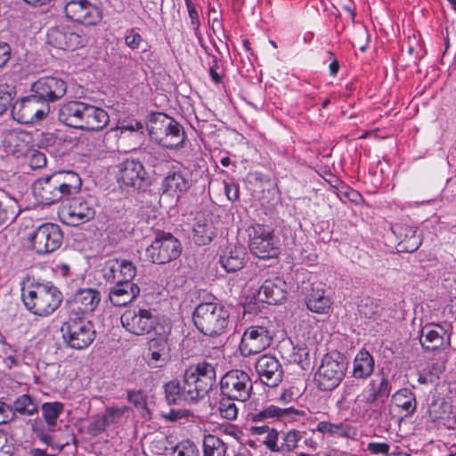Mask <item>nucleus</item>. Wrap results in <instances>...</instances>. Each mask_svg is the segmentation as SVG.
<instances>
[{"instance_id": "f257e3e1", "label": "nucleus", "mask_w": 456, "mask_h": 456, "mask_svg": "<svg viewBox=\"0 0 456 456\" xmlns=\"http://www.w3.org/2000/svg\"><path fill=\"white\" fill-rule=\"evenodd\" d=\"M81 185V178L76 172L59 171L38 179L33 191L42 203L50 205L69 200L79 192Z\"/></svg>"}, {"instance_id": "f03ea898", "label": "nucleus", "mask_w": 456, "mask_h": 456, "mask_svg": "<svg viewBox=\"0 0 456 456\" xmlns=\"http://www.w3.org/2000/svg\"><path fill=\"white\" fill-rule=\"evenodd\" d=\"M21 298L27 310L46 317L60 306L62 296L51 282L28 281L21 286Z\"/></svg>"}, {"instance_id": "7ed1b4c3", "label": "nucleus", "mask_w": 456, "mask_h": 456, "mask_svg": "<svg viewBox=\"0 0 456 456\" xmlns=\"http://www.w3.org/2000/svg\"><path fill=\"white\" fill-rule=\"evenodd\" d=\"M216 370L208 362L190 366L183 374L182 384L183 402L195 403L203 398L213 387Z\"/></svg>"}, {"instance_id": "20e7f679", "label": "nucleus", "mask_w": 456, "mask_h": 456, "mask_svg": "<svg viewBox=\"0 0 456 456\" xmlns=\"http://www.w3.org/2000/svg\"><path fill=\"white\" fill-rule=\"evenodd\" d=\"M229 312L217 301L202 302L194 309L192 321L196 328L206 336H217L224 332Z\"/></svg>"}, {"instance_id": "39448f33", "label": "nucleus", "mask_w": 456, "mask_h": 456, "mask_svg": "<svg viewBox=\"0 0 456 456\" xmlns=\"http://www.w3.org/2000/svg\"><path fill=\"white\" fill-rule=\"evenodd\" d=\"M276 327L273 321L263 318L248 327L241 337L240 354L247 357L268 348L273 341Z\"/></svg>"}, {"instance_id": "423d86ee", "label": "nucleus", "mask_w": 456, "mask_h": 456, "mask_svg": "<svg viewBox=\"0 0 456 456\" xmlns=\"http://www.w3.org/2000/svg\"><path fill=\"white\" fill-rule=\"evenodd\" d=\"M147 130L151 140L165 148L181 146L185 139L182 126L173 118L163 114H154L147 124Z\"/></svg>"}, {"instance_id": "0eeeda50", "label": "nucleus", "mask_w": 456, "mask_h": 456, "mask_svg": "<svg viewBox=\"0 0 456 456\" xmlns=\"http://www.w3.org/2000/svg\"><path fill=\"white\" fill-rule=\"evenodd\" d=\"M61 332L65 345L76 350L88 347L95 338V330L90 321L69 314L62 322Z\"/></svg>"}, {"instance_id": "6e6552de", "label": "nucleus", "mask_w": 456, "mask_h": 456, "mask_svg": "<svg viewBox=\"0 0 456 456\" xmlns=\"http://www.w3.org/2000/svg\"><path fill=\"white\" fill-rule=\"evenodd\" d=\"M347 362L338 353L325 354L315 373L314 380L322 391H331L339 386L343 380Z\"/></svg>"}, {"instance_id": "1a4fd4ad", "label": "nucleus", "mask_w": 456, "mask_h": 456, "mask_svg": "<svg viewBox=\"0 0 456 456\" xmlns=\"http://www.w3.org/2000/svg\"><path fill=\"white\" fill-rule=\"evenodd\" d=\"M120 322L123 328L135 336H144L151 334L157 325L160 322L150 308H133L126 310L121 317Z\"/></svg>"}, {"instance_id": "9d476101", "label": "nucleus", "mask_w": 456, "mask_h": 456, "mask_svg": "<svg viewBox=\"0 0 456 456\" xmlns=\"http://www.w3.org/2000/svg\"><path fill=\"white\" fill-rule=\"evenodd\" d=\"M49 112V105L43 104L33 93L16 101L11 111L13 119L24 125L37 124L45 119Z\"/></svg>"}, {"instance_id": "9b49d317", "label": "nucleus", "mask_w": 456, "mask_h": 456, "mask_svg": "<svg viewBox=\"0 0 456 456\" xmlns=\"http://www.w3.org/2000/svg\"><path fill=\"white\" fill-rule=\"evenodd\" d=\"M221 394L239 402L248 401L253 390L249 375L240 370H232L226 372L220 382Z\"/></svg>"}, {"instance_id": "f8f14e48", "label": "nucleus", "mask_w": 456, "mask_h": 456, "mask_svg": "<svg viewBox=\"0 0 456 456\" xmlns=\"http://www.w3.org/2000/svg\"><path fill=\"white\" fill-rule=\"evenodd\" d=\"M87 41V37L82 29L71 26H56L47 32V43L59 50L74 51L84 47Z\"/></svg>"}, {"instance_id": "ddd939ff", "label": "nucleus", "mask_w": 456, "mask_h": 456, "mask_svg": "<svg viewBox=\"0 0 456 456\" xmlns=\"http://www.w3.org/2000/svg\"><path fill=\"white\" fill-rule=\"evenodd\" d=\"M182 252L180 241L171 233H162L146 248L147 257L154 264H167L176 259Z\"/></svg>"}, {"instance_id": "4468645a", "label": "nucleus", "mask_w": 456, "mask_h": 456, "mask_svg": "<svg viewBox=\"0 0 456 456\" xmlns=\"http://www.w3.org/2000/svg\"><path fill=\"white\" fill-rule=\"evenodd\" d=\"M32 248L40 255L56 250L62 243L63 235L59 225L46 223L38 226L30 235Z\"/></svg>"}, {"instance_id": "2eb2a0df", "label": "nucleus", "mask_w": 456, "mask_h": 456, "mask_svg": "<svg viewBox=\"0 0 456 456\" xmlns=\"http://www.w3.org/2000/svg\"><path fill=\"white\" fill-rule=\"evenodd\" d=\"M67 200L68 203L64 204L59 211V216L62 223L77 226L94 216L95 211L92 200L72 196Z\"/></svg>"}, {"instance_id": "dca6fc26", "label": "nucleus", "mask_w": 456, "mask_h": 456, "mask_svg": "<svg viewBox=\"0 0 456 456\" xmlns=\"http://www.w3.org/2000/svg\"><path fill=\"white\" fill-rule=\"evenodd\" d=\"M249 249L259 258H270L277 254V241L273 237V230L269 226L256 224L249 233Z\"/></svg>"}, {"instance_id": "f3484780", "label": "nucleus", "mask_w": 456, "mask_h": 456, "mask_svg": "<svg viewBox=\"0 0 456 456\" xmlns=\"http://www.w3.org/2000/svg\"><path fill=\"white\" fill-rule=\"evenodd\" d=\"M64 12L69 20L86 26L96 25L102 19L101 9L89 0H67Z\"/></svg>"}, {"instance_id": "a211bd4d", "label": "nucleus", "mask_w": 456, "mask_h": 456, "mask_svg": "<svg viewBox=\"0 0 456 456\" xmlns=\"http://www.w3.org/2000/svg\"><path fill=\"white\" fill-rule=\"evenodd\" d=\"M30 91L43 104L48 105L49 102H57L65 95L67 84L58 77L47 76L32 83Z\"/></svg>"}, {"instance_id": "6ab92c4d", "label": "nucleus", "mask_w": 456, "mask_h": 456, "mask_svg": "<svg viewBox=\"0 0 456 456\" xmlns=\"http://www.w3.org/2000/svg\"><path fill=\"white\" fill-rule=\"evenodd\" d=\"M101 302V293L95 289H81L67 302V314L85 317L93 313Z\"/></svg>"}, {"instance_id": "aec40b11", "label": "nucleus", "mask_w": 456, "mask_h": 456, "mask_svg": "<svg viewBox=\"0 0 456 456\" xmlns=\"http://www.w3.org/2000/svg\"><path fill=\"white\" fill-rule=\"evenodd\" d=\"M147 173L142 162L126 159L118 165V183L123 188L140 189L146 179Z\"/></svg>"}, {"instance_id": "412c9836", "label": "nucleus", "mask_w": 456, "mask_h": 456, "mask_svg": "<svg viewBox=\"0 0 456 456\" xmlns=\"http://www.w3.org/2000/svg\"><path fill=\"white\" fill-rule=\"evenodd\" d=\"M261 382L270 387H277L282 380L283 370L279 360L269 354L259 356L255 362Z\"/></svg>"}, {"instance_id": "4be33fe9", "label": "nucleus", "mask_w": 456, "mask_h": 456, "mask_svg": "<svg viewBox=\"0 0 456 456\" xmlns=\"http://www.w3.org/2000/svg\"><path fill=\"white\" fill-rule=\"evenodd\" d=\"M102 273L106 281L115 284L132 282L136 267L129 260L113 258L105 262Z\"/></svg>"}, {"instance_id": "5701e85b", "label": "nucleus", "mask_w": 456, "mask_h": 456, "mask_svg": "<svg viewBox=\"0 0 456 456\" xmlns=\"http://www.w3.org/2000/svg\"><path fill=\"white\" fill-rule=\"evenodd\" d=\"M218 218L210 211H202L195 217L193 240L198 245L208 244L216 235Z\"/></svg>"}, {"instance_id": "b1692460", "label": "nucleus", "mask_w": 456, "mask_h": 456, "mask_svg": "<svg viewBox=\"0 0 456 456\" xmlns=\"http://www.w3.org/2000/svg\"><path fill=\"white\" fill-rule=\"evenodd\" d=\"M190 188V180L186 172L181 169L170 170L161 183L162 193L178 200Z\"/></svg>"}, {"instance_id": "393cba45", "label": "nucleus", "mask_w": 456, "mask_h": 456, "mask_svg": "<svg viewBox=\"0 0 456 456\" xmlns=\"http://www.w3.org/2000/svg\"><path fill=\"white\" fill-rule=\"evenodd\" d=\"M392 232L398 240L400 251L414 252L421 245V239L417 234V228L415 226L396 224L392 226Z\"/></svg>"}, {"instance_id": "a878e982", "label": "nucleus", "mask_w": 456, "mask_h": 456, "mask_svg": "<svg viewBox=\"0 0 456 456\" xmlns=\"http://www.w3.org/2000/svg\"><path fill=\"white\" fill-rule=\"evenodd\" d=\"M286 282L276 277L265 280L258 291V298L269 305L281 303L286 297Z\"/></svg>"}, {"instance_id": "bb28decb", "label": "nucleus", "mask_w": 456, "mask_h": 456, "mask_svg": "<svg viewBox=\"0 0 456 456\" xmlns=\"http://www.w3.org/2000/svg\"><path fill=\"white\" fill-rule=\"evenodd\" d=\"M86 108V103L83 102L71 101L63 103L59 109V120L68 126L80 129Z\"/></svg>"}, {"instance_id": "cd10ccee", "label": "nucleus", "mask_w": 456, "mask_h": 456, "mask_svg": "<svg viewBox=\"0 0 456 456\" xmlns=\"http://www.w3.org/2000/svg\"><path fill=\"white\" fill-rule=\"evenodd\" d=\"M354 387L353 386L345 385L341 399L338 403L342 409H350L353 416H360L368 410V405L372 403V401L367 400V395L362 392L355 398H351L354 395Z\"/></svg>"}, {"instance_id": "c85d7f7f", "label": "nucleus", "mask_w": 456, "mask_h": 456, "mask_svg": "<svg viewBox=\"0 0 456 456\" xmlns=\"http://www.w3.org/2000/svg\"><path fill=\"white\" fill-rule=\"evenodd\" d=\"M109 122L110 117L105 110L86 103L80 129L100 131L104 129L108 126Z\"/></svg>"}, {"instance_id": "c756f323", "label": "nucleus", "mask_w": 456, "mask_h": 456, "mask_svg": "<svg viewBox=\"0 0 456 456\" xmlns=\"http://www.w3.org/2000/svg\"><path fill=\"white\" fill-rule=\"evenodd\" d=\"M140 293V288L133 282L115 284L110 290L109 298L116 306H125L131 303Z\"/></svg>"}, {"instance_id": "7c9ffc66", "label": "nucleus", "mask_w": 456, "mask_h": 456, "mask_svg": "<svg viewBox=\"0 0 456 456\" xmlns=\"http://www.w3.org/2000/svg\"><path fill=\"white\" fill-rule=\"evenodd\" d=\"M246 251L242 246L229 245L220 256L219 262L227 273L236 272L242 268Z\"/></svg>"}, {"instance_id": "2f4dec72", "label": "nucleus", "mask_w": 456, "mask_h": 456, "mask_svg": "<svg viewBox=\"0 0 456 456\" xmlns=\"http://www.w3.org/2000/svg\"><path fill=\"white\" fill-rule=\"evenodd\" d=\"M31 136L23 131L9 132L4 137L6 151L17 157L26 155L29 151Z\"/></svg>"}, {"instance_id": "473e14b6", "label": "nucleus", "mask_w": 456, "mask_h": 456, "mask_svg": "<svg viewBox=\"0 0 456 456\" xmlns=\"http://www.w3.org/2000/svg\"><path fill=\"white\" fill-rule=\"evenodd\" d=\"M373 356L364 348L361 349L353 361L352 376L356 379H367L374 371Z\"/></svg>"}, {"instance_id": "72a5a7b5", "label": "nucleus", "mask_w": 456, "mask_h": 456, "mask_svg": "<svg viewBox=\"0 0 456 456\" xmlns=\"http://www.w3.org/2000/svg\"><path fill=\"white\" fill-rule=\"evenodd\" d=\"M315 431L322 435L342 438H354L357 436L356 428L346 422L320 421L315 428Z\"/></svg>"}, {"instance_id": "f704fd0d", "label": "nucleus", "mask_w": 456, "mask_h": 456, "mask_svg": "<svg viewBox=\"0 0 456 456\" xmlns=\"http://www.w3.org/2000/svg\"><path fill=\"white\" fill-rule=\"evenodd\" d=\"M295 412L293 408H280L275 405H269L255 412L251 416L254 422H271L274 420H286L293 418Z\"/></svg>"}, {"instance_id": "c9c22d12", "label": "nucleus", "mask_w": 456, "mask_h": 456, "mask_svg": "<svg viewBox=\"0 0 456 456\" xmlns=\"http://www.w3.org/2000/svg\"><path fill=\"white\" fill-rule=\"evenodd\" d=\"M391 387L387 378L384 373L377 374L370 380L363 392L367 395V400L373 403L379 399L386 398L389 395Z\"/></svg>"}, {"instance_id": "e433bc0d", "label": "nucleus", "mask_w": 456, "mask_h": 456, "mask_svg": "<svg viewBox=\"0 0 456 456\" xmlns=\"http://www.w3.org/2000/svg\"><path fill=\"white\" fill-rule=\"evenodd\" d=\"M444 333L439 325H427L420 331V344L427 350H436L444 344Z\"/></svg>"}, {"instance_id": "4c0bfd02", "label": "nucleus", "mask_w": 456, "mask_h": 456, "mask_svg": "<svg viewBox=\"0 0 456 456\" xmlns=\"http://www.w3.org/2000/svg\"><path fill=\"white\" fill-rule=\"evenodd\" d=\"M171 333V326L167 323L157 325L152 332L154 337L149 342V350L169 354L170 347L168 338Z\"/></svg>"}, {"instance_id": "58836bf2", "label": "nucleus", "mask_w": 456, "mask_h": 456, "mask_svg": "<svg viewBox=\"0 0 456 456\" xmlns=\"http://www.w3.org/2000/svg\"><path fill=\"white\" fill-rule=\"evenodd\" d=\"M305 304L307 309L317 314H327L331 306V301L322 289H313L306 296Z\"/></svg>"}, {"instance_id": "ea45409f", "label": "nucleus", "mask_w": 456, "mask_h": 456, "mask_svg": "<svg viewBox=\"0 0 456 456\" xmlns=\"http://www.w3.org/2000/svg\"><path fill=\"white\" fill-rule=\"evenodd\" d=\"M393 404L402 409L405 416L411 415L417 406L415 395L408 388H403L396 391L392 396Z\"/></svg>"}, {"instance_id": "a19ab883", "label": "nucleus", "mask_w": 456, "mask_h": 456, "mask_svg": "<svg viewBox=\"0 0 456 456\" xmlns=\"http://www.w3.org/2000/svg\"><path fill=\"white\" fill-rule=\"evenodd\" d=\"M64 411V404L61 402H46L41 405V413L49 431H54L58 419Z\"/></svg>"}, {"instance_id": "79ce46f5", "label": "nucleus", "mask_w": 456, "mask_h": 456, "mask_svg": "<svg viewBox=\"0 0 456 456\" xmlns=\"http://www.w3.org/2000/svg\"><path fill=\"white\" fill-rule=\"evenodd\" d=\"M445 370V361L436 360L432 362L427 368L419 373L418 381L419 384L436 383Z\"/></svg>"}, {"instance_id": "37998d69", "label": "nucleus", "mask_w": 456, "mask_h": 456, "mask_svg": "<svg viewBox=\"0 0 456 456\" xmlns=\"http://www.w3.org/2000/svg\"><path fill=\"white\" fill-rule=\"evenodd\" d=\"M12 407L14 412V418L16 417V413L30 417L38 412L37 403L28 394L18 396L14 400L13 405Z\"/></svg>"}, {"instance_id": "c03bdc74", "label": "nucleus", "mask_w": 456, "mask_h": 456, "mask_svg": "<svg viewBox=\"0 0 456 456\" xmlns=\"http://www.w3.org/2000/svg\"><path fill=\"white\" fill-rule=\"evenodd\" d=\"M428 412L432 421L445 419L452 412V404L444 398H437L428 405Z\"/></svg>"}, {"instance_id": "a18cd8bd", "label": "nucleus", "mask_w": 456, "mask_h": 456, "mask_svg": "<svg viewBox=\"0 0 456 456\" xmlns=\"http://www.w3.org/2000/svg\"><path fill=\"white\" fill-rule=\"evenodd\" d=\"M226 444L215 435H207L203 439V456H225Z\"/></svg>"}, {"instance_id": "49530a36", "label": "nucleus", "mask_w": 456, "mask_h": 456, "mask_svg": "<svg viewBox=\"0 0 456 456\" xmlns=\"http://www.w3.org/2000/svg\"><path fill=\"white\" fill-rule=\"evenodd\" d=\"M304 434L305 432L297 429H289L285 432H281V441L279 452L285 453L294 452L297 448L298 443L303 438Z\"/></svg>"}, {"instance_id": "de8ad7c7", "label": "nucleus", "mask_w": 456, "mask_h": 456, "mask_svg": "<svg viewBox=\"0 0 456 456\" xmlns=\"http://www.w3.org/2000/svg\"><path fill=\"white\" fill-rule=\"evenodd\" d=\"M165 397L168 404H179L183 402L182 384L177 379H172L164 385Z\"/></svg>"}, {"instance_id": "09e8293b", "label": "nucleus", "mask_w": 456, "mask_h": 456, "mask_svg": "<svg viewBox=\"0 0 456 456\" xmlns=\"http://www.w3.org/2000/svg\"><path fill=\"white\" fill-rule=\"evenodd\" d=\"M233 398L222 395L218 403V411L222 418L228 420H234L238 417V407Z\"/></svg>"}, {"instance_id": "8fccbe9b", "label": "nucleus", "mask_w": 456, "mask_h": 456, "mask_svg": "<svg viewBox=\"0 0 456 456\" xmlns=\"http://www.w3.org/2000/svg\"><path fill=\"white\" fill-rule=\"evenodd\" d=\"M171 456H200V451L194 443L185 440L174 447Z\"/></svg>"}, {"instance_id": "3c124183", "label": "nucleus", "mask_w": 456, "mask_h": 456, "mask_svg": "<svg viewBox=\"0 0 456 456\" xmlns=\"http://www.w3.org/2000/svg\"><path fill=\"white\" fill-rule=\"evenodd\" d=\"M17 217L15 206L9 201L0 200V227Z\"/></svg>"}, {"instance_id": "603ef678", "label": "nucleus", "mask_w": 456, "mask_h": 456, "mask_svg": "<svg viewBox=\"0 0 456 456\" xmlns=\"http://www.w3.org/2000/svg\"><path fill=\"white\" fill-rule=\"evenodd\" d=\"M380 306L370 298L362 300L359 305V313L366 318H373L378 315L380 312Z\"/></svg>"}, {"instance_id": "864d4df0", "label": "nucleus", "mask_w": 456, "mask_h": 456, "mask_svg": "<svg viewBox=\"0 0 456 456\" xmlns=\"http://www.w3.org/2000/svg\"><path fill=\"white\" fill-rule=\"evenodd\" d=\"M14 88L8 85H0V114L10 107L14 96Z\"/></svg>"}, {"instance_id": "5fc2aeb1", "label": "nucleus", "mask_w": 456, "mask_h": 456, "mask_svg": "<svg viewBox=\"0 0 456 456\" xmlns=\"http://www.w3.org/2000/svg\"><path fill=\"white\" fill-rule=\"evenodd\" d=\"M125 45L131 50H137L143 42L142 37L136 28H128L125 32Z\"/></svg>"}, {"instance_id": "6e6d98bb", "label": "nucleus", "mask_w": 456, "mask_h": 456, "mask_svg": "<svg viewBox=\"0 0 456 456\" xmlns=\"http://www.w3.org/2000/svg\"><path fill=\"white\" fill-rule=\"evenodd\" d=\"M281 439V433L273 428H270L266 433L263 444L273 452H280L279 440Z\"/></svg>"}, {"instance_id": "4d7b16f0", "label": "nucleus", "mask_w": 456, "mask_h": 456, "mask_svg": "<svg viewBox=\"0 0 456 456\" xmlns=\"http://www.w3.org/2000/svg\"><path fill=\"white\" fill-rule=\"evenodd\" d=\"M169 354L160 353L155 350H149L148 364L152 368H159L167 363Z\"/></svg>"}, {"instance_id": "13d9d810", "label": "nucleus", "mask_w": 456, "mask_h": 456, "mask_svg": "<svg viewBox=\"0 0 456 456\" xmlns=\"http://www.w3.org/2000/svg\"><path fill=\"white\" fill-rule=\"evenodd\" d=\"M367 451L373 455H387L390 451V445L383 442H370L367 444Z\"/></svg>"}, {"instance_id": "bf43d9fd", "label": "nucleus", "mask_w": 456, "mask_h": 456, "mask_svg": "<svg viewBox=\"0 0 456 456\" xmlns=\"http://www.w3.org/2000/svg\"><path fill=\"white\" fill-rule=\"evenodd\" d=\"M218 430L221 434L229 436L237 441L240 440L242 436L241 430L233 424L220 425Z\"/></svg>"}, {"instance_id": "052dcab7", "label": "nucleus", "mask_w": 456, "mask_h": 456, "mask_svg": "<svg viewBox=\"0 0 456 456\" xmlns=\"http://www.w3.org/2000/svg\"><path fill=\"white\" fill-rule=\"evenodd\" d=\"M14 419L12 407L0 401V425L8 423Z\"/></svg>"}, {"instance_id": "680f3d73", "label": "nucleus", "mask_w": 456, "mask_h": 456, "mask_svg": "<svg viewBox=\"0 0 456 456\" xmlns=\"http://www.w3.org/2000/svg\"><path fill=\"white\" fill-rule=\"evenodd\" d=\"M106 428V419L105 418H99L91 422L88 427V431L90 434L96 436L102 432Z\"/></svg>"}, {"instance_id": "e2e57ef3", "label": "nucleus", "mask_w": 456, "mask_h": 456, "mask_svg": "<svg viewBox=\"0 0 456 456\" xmlns=\"http://www.w3.org/2000/svg\"><path fill=\"white\" fill-rule=\"evenodd\" d=\"M46 165V159L42 152H34L30 159V166L32 168H41Z\"/></svg>"}, {"instance_id": "0e129e2a", "label": "nucleus", "mask_w": 456, "mask_h": 456, "mask_svg": "<svg viewBox=\"0 0 456 456\" xmlns=\"http://www.w3.org/2000/svg\"><path fill=\"white\" fill-rule=\"evenodd\" d=\"M224 191L229 200L235 201L239 198V188L235 183H225Z\"/></svg>"}, {"instance_id": "69168bd1", "label": "nucleus", "mask_w": 456, "mask_h": 456, "mask_svg": "<svg viewBox=\"0 0 456 456\" xmlns=\"http://www.w3.org/2000/svg\"><path fill=\"white\" fill-rule=\"evenodd\" d=\"M127 398L129 402L136 406H141L144 403L142 394L140 391H129L127 393Z\"/></svg>"}, {"instance_id": "338daca9", "label": "nucleus", "mask_w": 456, "mask_h": 456, "mask_svg": "<svg viewBox=\"0 0 456 456\" xmlns=\"http://www.w3.org/2000/svg\"><path fill=\"white\" fill-rule=\"evenodd\" d=\"M185 2H186L187 8H188L189 16L191 20V23L195 26H199L200 20H199V16H198V12H197L196 9L191 3V0H185Z\"/></svg>"}, {"instance_id": "774afa93", "label": "nucleus", "mask_w": 456, "mask_h": 456, "mask_svg": "<svg viewBox=\"0 0 456 456\" xmlns=\"http://www.w3.org/2000/svg\"><path fill=\"white\" fill-rule=\"evenodd\" d=\"M269 429H270V427L267 425L251 426L248 428V431L251 436L266 435V433L269 431Z\"/></svg>"}]
</instances>
